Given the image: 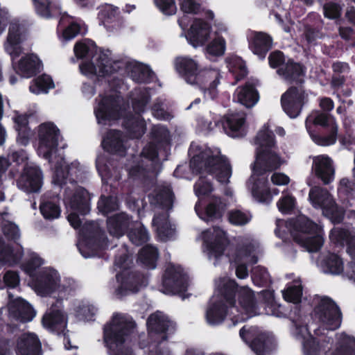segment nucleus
<instances>
[{"instance_id": "f257e3e1", "label": "nucleus", "mask_w": 355, "mask_h": 355, "mask_svg": "<svg viewBox=\"0 0 355 355\" xmlns=\"http://www.w3.org/2000/svg\"><path fill=\"white\" fill-rule=\"evenodd\" d=\"M311 318L313 323L310 329L313 336H310L306 325L295 324L293 334L298 338L306 339L303 343L304 355H355V338L345 332L336 335V340L329 347L330 332L340 327L342 314L339 307L330 297L315 295L312 300Z\"/></svg>"}, {"instance_id": "f03ea898", "label": "nucleus", "mask_w": 355, "mask_h": 355, "mask_svg": "<svg viewBox=\"0 0 355 355\" xmlns=\"http://www.w3.org/2000/svg\"><path fill=\"white\" fill-rule=\"evenodd\" d=\"M131 100L135 116L130 112L126 113V105L116 92L100 95L94 107L98 123L110 125L121 117H124L123 125L131 134V137H141L145 132L146 125L139 114L145 110L148 101V92L146 89H136L131 94Z\"/></svg>"}, {"instance_id": "7ed1b4c3", "label": "nucleus", "mask_w": 355, "mask_h": 355, "mask_svg": "<svg viewBox=\"0 0 355 355\" xmlns=\"http://www.w3.org/2000/svg\"><path fill=\"white\" fill-rule=\"evenodd\" d=\"M189 155L191 157V168L193 173L200 175L194 184L195 194L199 198L208 196L213 191L207 175L216 178L221 183L229 182L232 176V166L218 148H210L205 144L193 141L190 146Z\"/></svg>"}, {"instance_id": "20e7f679", "label": "nucleus", "mask_w": 355, "mask_h": 355, "mask_svg": "<svg viewBox=\"0 0 355 355\" xmlns=\"http://www.w3.org/2000/svg\"><path fill=\"white\" fill-rule=\"evenodd\" d=\"M255 144L256 159L252 164V175L247 182V187L257 201L270 203L272 196L268 188L266 172L279 168L284 161L272 149L275 139L268 124L264 125L259 130Z\"/></svg>"}, {"instance_id": "39448f33", "label": "nucleus", "mask_w": 355, "mask_h": 355, "mask_svg": "<svg viewBox=\"0 0 355 355\" xmlns=\"http://www.w3.org/2000/svg\"><path fill=\"white\" fill-rule=\"evenodd\" d=\"M37 153L51 163L53 171V182H62L65 175H74L77 179H82L85 167L77 161L67 164L64 159L55 153L60 137V130L56 125L51 122L43 123L37 127Z\"/></svg>"}, {"instance_id": "423d86ee", "label": "nucleus", "mask_w": 355, "mask_h": 355, "mask_svg": "<svg viewBox=\"0 0 355 355\" xmlns=\"http://www.w3.org/2000/svg\"><path fill=\"white\" fill-rule=\"evenodd\" d=\"M218 291L223 295L230 306L234 325L259 313L254 293L250 287H239L234 279L223 277L216 279Z\"/></svg>"}, {"instance_id": "0eeeda50", "label": "nucleus", "mask_w": 355, "mask_h": 355, "mask_svg": "<svg viewBox=\"0 0 355 355\" xmlns=\"http://www.w3.org/2000/svg\"><path fill=\"white\" fill-rule=\"evenodd\" d=\"M27 39L28 33L24 25L19 20L15 19L10 23L3 48L4 51L10 55L17 73L23 77L30 78L40 69L42 62L33 53L26 54L16 61L24 52L23 44Z\"/></svg>"}, {"instance_id": "6e6552de", "label": "nucleus", "mask_w": 355, "mask_h": 355, "mask_svg": "<svg viewBox=\"0 0 355 355\" xmlns=\"http://www.w3.org/2000/svg\"><path fill=\"white\" fill-rule=\"evenodd\" d=\"M74 53L77 58L92 56L90 61L80 64V72L84 76L98 81L108 78L120 67V62L113 60L110 51L97 52L96 46L90 40H84L74 46Z\"/></svg>"}, {"instance_id": "1a4fd4ad", "label": "nucleus", "mask_w": 355, "mask_h": 355, "mask_svg": "<svg viewBox=\"0 0 355 355\" xmlns=\"http://www.w3.org/2000/svg\"><path fill=\"white\" fill-rule=\"evenodd\" d=\"M286 230L309 252L318 251L323 244L322 229L304 215L298 216L288 222L277 220L276 235L283 238Z\"/></svg>"}, {"instance_id": "9d476101", "label": "nucleus", "mask_w": 355, "mask_h": 355, "mask_svg": "<svg viewBox=\"0 0 355 355\" xmlns=\"http://www.w3.org/2000/svg\"><path fill=\"white\" fill-rule=\"evenodd\" d=\"M150 201L155 206L153 226L157 236L162 241L173 237L175 233L174 225L168 220V211L172 208L173 195L168 186H159L150 196Z\"/></svg>"}, {"instance_id": "9b49d317", "label": "nucleus", "mask_w": 355, "mask_h": 355, "mask_svg": "<svg viewBox=\"0 0 355 355\" xmlns=\"http://www.w3.org/2000/svg\"><path fill=\"white\" fill-rule=\"evenodd\" d=\"M85 173L86 171L83 173L82 179H77L74 175H65L62 182L54 183L60 185L64 190V202L68 213L67 219L74 228H78L80 224L78 213L86 214L89 210L90 197L89 193L75 183V181L83 180Z\"/></svg>"}, {"instance_id": "f8f14e48", "label": "nucleus", "mask_w": 355, "mask_h": 355, "mask_svg": "<svg viewBox=\"0 0 355 355\" xmlns=\"http://www.w3.org/2000/svg\"><path fill=\"white\" fill-rule=\"evenodd\" d=\"M306 127L313 141L320 146H329L336 141V119L326 113L314 112L306 119Z\"/></svg>"}, {"instance_id": "ddd939ff", "label": "nucleus", "mask_w": 355, "mask_h": 355, "mask_svg": "<svg viewBox=\"0 0 355 355\" xmlns=\"http://www.w3.org/2000/svg\"><path fill=\"white\" fill-rule=\"evenodd\" d=\"M135 324L131 319L120 314L114 315L104 327V343L112 355H121L123 344L133 331Z\"/></svg>"}, {"instance_id": "4468645a", "label": "nucleus", "mask_w": 355, "mask_h": 355, "mask_svg": "<svg viewBox=\"0 0 355 355\" xmlns=\"http://www.w3.org/2000/svg\"><path fill=\"white\" fill-rule=\"evenodd\" d=\"M32 286L41 296L53 295L60 299L67 298L71 291L65 281L61 279L59 272L51 268H44L33 277Z\"/></svg>"}, {"instance_id": "2eb2a0df", "label": "nucleus", "mask_w": 355, "mask_h": 355, "mask_svg": "<svg viewBox=\"0 0 355 355\" xmlns=\"http://www.w3.org/2000/svg\"><path fill=\"white\" fill-rule=\"evenodd\" d=\"M200 238L203 243L204 252L216 266L225 258V250L230 244L227 232L220 227L214 226L203 231Z\"/></svg>"}, {"instance_id": "dca6fc26", "label": "nucleus", "mask_w": 355, "mask_h": 355, "mask_svg": "<svg viewBox=\"0 0 355 355\" xmlns=\"http://www.w3.org/2000/svg\"><path fill=\"white\" fill-rule=\"evenodd\" d=\"M131 264L132 260L126 254L117 257L115 260L114 266L117 274L113 287L118 297L135 293L141 286L139 284V277L130 270Z\"/></svg>"}, {"instance_id": "f3484780", "label": "nucleus", "mask_w": 355, "mask_h": 355, "mask_svg": "<svg viewBox=\"0 0 355 355\" xmlns=\"http://www.w3.org/2000/svg\"><path fill=\"white\" fill-rule=\"evenodd\" d=\"M259 244L250 238L239 239V247L236 251L229 256V260L236 265V275L239 279H245L248 276L246 264H254L258 261Z\"/></svg>"}, {"instance_id": "a211bd4d", "label": "nucleus", "mask_w": 355, "mask_h": 355, "mask_svg": "<svg viewBox=\"0 0 355 355\" xmlns=\"http://www.w3.org/2000/svg\"><path fill=\"white\" fill-rule=\"evenodd\" d=\"M309 200L315 209H321L322 214L332 223H340L342 220L344 210L338 207L327 189L320 187H312L309 193Z\"/></svg>"}, {"instance_id": "6ab92c4d", "label": "nucleus", "mask_w": 355, "mask_h": 355, "mask_svg": "<svg viewBox=\"0 0 355 355\" xmlns=\"http://www.w3.org/2000/svg\"><path fill=\"white\" fill-rule=\"evenodd\" d=\"M178 23L183 31L181 36L185 37L188 42L194 48L204 46L210 37L211 26L202 19H194L187 33H185L187 27V17L184 15L180 17Z\"/></svg>"}, {"instance_id": "aec40b11", "label": "nucleus", "mask_w": 355, "mask_h": 355, "mask_svg": "<svg viewBox=\"0 0 355 355\" xmlns=\"http://www.w3.org/2000/svg\"><path fill=\"white\" fill-rule=\"evenodd\" d=\"M239 334L257 355H266L275 345L273 338L256 327L244 326Z\"/></svg>"}, {"instance_id": "412c9836", "label": "nucleus", "mask_w": 355, "mask_h": 355, "mask_svg": "<svg viewBox=\"0 0 355 355\" xmlns=\"http://www.w3.org/2000/svg\"><path fill=\"white\" fill-rule=\"evenodd\" d=\"M222 75L216 67H208L200 69L196 78V85L203 92L207 99H214L218 94L217 87L220 83Z\"/></svg>"}, {"instance_id": "4be33fe9", "label": "nucleus", "mask_w": 355, "mask_h": 355, "mask_svg": "<svg viewBox=\"0 0 355 355\" xmlns=\"http://www.w3.org/2000/svg\"><path fill=\"white\" fill-rule=\"evenodd\" d=\"M269 64L271 67H277L281 66L277 70L278 74L285 80L291 82L293 80H301V76L304 75L302 67L294 63L290 60L286 63L284 55L280 51L272 52L268 57Z\"/></svg>"}, {"instance_id": "5701e85b", "label": "nucleus", "mask_w": 355, "mask_h": 355, "mask_svg": "<svg viewBox=\"0 0 355 355\" xmlns=\"http://www.w3.org/2000/svg\"><path fill=\"white\" fill-rule=\"evenodd\" d=\"M329 239L336 245L347 246V251L352 261L346 269V275L355 282V234L352 235L345 230L334 227L330 232Z\"/></svg>"}, {"instance_id": "b1692460", "label": "nucleus", "mask_w": 355, "mask_h": 355, "mask_svg": "<svg viewBox=\"0 0 355 355\" xmlns=\"http://www.w3.org/2000/svg\"><path fill=\"white\" fill-rule=\"evenodd\" d=\"M162 284L163 293L166 294L180 293L188 286V278L180 266H169L164 275Z\"/></svg>"}, {"instance_id": "393cba45", "label": "nucleus", "mask_w": 355, "mask_h": 355, "mask_svg": "<svg viewBox=\"0 0 355 355\" xmlns=\"http://www.w3.org/2000/svg\"><path fill=\"white\" fill-rule=\"evenodd\" d=\"M230 312L229 304L226 302L223 295L216 292V280L215 281L214 294L211 298L209 305L206 311V319L211 325L220 324L223 321L227 314Z\"/></svg>"}, {"instance_id": "a878e982", "label": "nucleus", "mask_w": 355, "mask_h": 355, "mask_svg": "<svg viewBox=\"0 0 355 355\" xmlns=\"http://www.w3.org/2000/svg\"><path fill=\"white\" fill-rule=\"evenodd\" d=\"M42 179L40 168L33 163H28L18 180L17 186L25 192H37L42 187Z\"/></svg>"}, {"instance_id": "bb28decb", "label": "nucleus", "mask_w": 355, "mask_h": 355, "mask_svg": "<svg viewBox=\"0 0 355 355\" xmlns=\"http://www.w3.org/2000/svg\"><path fill=\"white\" fill-rule=\"evenodd\" d=\"M174 67L184 80L191 85L196 83V78L200 70L198 62L189 56H180L175 59Z\"/></svg>"}, {"instance_id": "cd10ccee", "label": "nucleus", "mask_w": 355, "mask_h": 355, "mask_svg": "<svg viewBox=\"0 0 355 355\" xmlns=\"http://www.w3.org/2000/svg\"><path fill=\"white\" fill-rule=\"evenodd\" d=\"M306 96L304 91L291 87L282 96L284 111L291 118L297 117L300 113L302 105Z\"/></svg>"}, {"instance_id": "c85d7f7f", "label": "nucleus", "mask_w": 355, "mask_h": 355, "mask_svg": "<svg viewBox=\"0 0 355 355\" xmlns=\"http://www.w3.org/2000/svg\"><path fill=\"white\" fill-rule=\"evenodd\" d=\"M312 171L324 184L332 182L335 178L334 162L329 156L320 155L313 158Z\"/></svg>"}, {"instance_id": "c756f323", "label": "nucleus", "mask_w": 355, "mask_h": 355, "mask_svg": "<svg viewBox=\"0 0 355 355\" xmlns=\"http://www.w3.org/2000/svg\"><path fill=\"white\" fill-rule=\"evenodd\" d=\"M43 326L51 332L65 335L67 318L62 309L52 307L42 318Z\"/></svg>"}, {"instance_id": "7c9ffc66", "label": "nucleus", "mask_w": 355, "mask_h": 355, "mask_svg": "<svg viewBox=\"0 0 355 355\" xmlns=\"http://www.w3.org/2000/svg\"><path fill=\"white\" fill-rule=\"evenodd\" d=\"M8 311L11 319L22 322L32 320L36 314L31 305L20 297L10 300Z\"/></svg>"}, {"instance_id": "2f4dec72", "label": "nucleus", "mask_w": 355, "mask_h": 355, "mask_svg": "<svg viewBox=\"0 0 355 355\" xmlns=\"http://www.w3.org/2000/svg\"><path fill=\"white\" fill-rule=\"evenodd\" d=\"M248 40L249 49L260 59H263L272 47V38L266 33L252 31L248 35Z\"/></svg>"}, {"instance_id": "473e14b6", "label": "nucleus", "mask_w": 355, "mask_h": 355, "mask_svg": "<svg viewBox=\"0 0 355 355\" xmlns=\"http://www.w3.org/2000/svg\"><path fill=\"white\" fill-rule=\"evenodd\" d=\"M95 230L92 232L91 236L88 238L84 236L80 239L78 243V248L80 252L85 258L92 257L96 254V250L98 248H105L107 244L104 243V240L100 241V231L98 225L92 224Z\"/></svg>"}, {"instance_id": "72a5a7b5", "label": "nucleus", "mask_w": 355, "mask_h": 355, "mask_svg": "<svg viewBox=\"0 0 355 355\" xmlns=\"http://www.w3.org/2000/svg\"><path fill=\"white\" fill-rule=\"evenodd\" d=\"M17 355H42L41 343L34 334H23L18 340Z\"/></svg>"}, {"instance_id": "f704fd0d", "label": "nucleus", "mask_w": 355, "mask_h": 355, "mask_svg": "<svg viewBox=\"0 0 355 355\" xmlns=\"http://www.w3.org/2000/svg\"><path fill=\"white\" fill-rule=\"evenodd\" d=\"M119 14V8L112 5H106L101 11L102 22L109 31H118L122 27L123 22Z\"/></svg>"}, {"instance_id": "c9c22d12", "label": "nucleus", "mask_w": 355, "mask_h": 355, "mask_svg": "<svg viewBox=\"0 0 355 355\" xmlns=\"http://www.w3.org/2000/svg\"><path fill=\"white\" fill-rule=\"evenodd\" d=\"M245 116L243 114L236 113L226 116L223 121V129L226 134L232 137H238L244 135Z\"/></svg>"}, {"instance_id": "e433bc0d", "label": "nucleus", "mask_w": 355, "mask_h": 355, "mask_svg": "<svg viewBox=\"0 0 355 355\" xmlns=\"http://www.w3.org/2000/svg\"><path fill=\"white\" fill-rule=\"evenodd\" d=\"M318 265L324 273L339 275L344 269L342 259L334 253H327L320 257Z\"/></svg>"}, {"instance_id": "4c0bfd02", "label": "nucleus", "mask_w": 355, "mask_h": 355, "mask_svg": "<svg viewBox=\"0 0 355 355\" xmlns=\"http://www.w3.org/2000/svg\"><path fill=\"white\" fill-rule=\"evenodd\" d=\"M126 70L130 77L135 82L147 83L154 78V73L145 64L132 61L128 63Z\"/></svg>"}, {"instance_id": "58836bf2", "label": "nucleus", "mask_w": 355, "mask_h": 355, "mask_svg": "<svg viewBox=\"0 0 355 355\" xmlns=\"http://www.w3.org/2000/svg\"><path fill=\"white\" fill-rule=\"evenodd\" d=\"M233 100L246 107H252L257 103L259 96L251 85H246L244 87L236 89Z\"/></svg>"}, {"instance_id": "ea45409f", "label": "nucleus", "mask_w": 355, "mask_h": 355, "mask_svg": "<svg viewBox=\"0 0 355 355\" xmlns=\"http://www.w3.org/2000/svg\"><path fill=\"white\" fill-rule=\"evenodd\" d=\"M130 225V219L124 213L114 215L107 219L108 231L111 235L115 237L123 235Z\"/></svg>"}, {"instance_id": "a19ab883", "label": "nucleus", "mask_w": 355, "mask_h": 355, "mask_svg": "<svg viewBox=\"0 0 355 355\" xmlns=\"http://www.w3.org/2000/svg\"><path fill=\"white\" fill-rule=\"evenodd\" d=\"M180 10L184 14L199 15L205 12V16L209 19H214V13L211 10H205L203 6V0H178Z\"/></svg>"}, {"instance_id": "79ce46f5", "label": "nucleus", "mask_w": 355, "mask_h": 355, "mask_svg": "<svg viewBox=\"0 0 355 355\" xmlns=\"http://www.w3.org/2000/svg\"><path fill=\"white\" fill-rule=\"evenodd\" d=\"M102 146L106 151L110 153H120L125 149L121 132L114 130L107 132L103 137Z\"/></svg>"}, {"instance_id": "37998d69", "label": "nucleus", "mask_w": 355, "mask_h": 355, "mask_svg": "<svg viewBox=\"0 0 355 355\" xmlns=\"http://www.w3.org/2000/svg\"><path fill=\"white\" fill-rule=\"evenodd\" d=\"M147 325L148 330L155 333L164 332L173 329L172 322L161 312L152 314L147 321Z\"/></svg>"}, {"instance_id": "c03bdc74", "label": "nucleus", "mask_w": 355, "mask_h": 355, "mask_svg": "<svg viewBox=\"0 0 355 355\" xmlns=\"http://www.w3.org/2000/svg\"><path fill=\"white\" fill-rule=\"evenodd\" d=\"M71 311L79 320L89 321L96 315L97 309L87 302L76 300L73 301Z\"/></svg>"}, {"instance_id": "a18cd8bd", "label": "nucleus", "mask_w": 355, "mask_h": 355, "mask_svg": "<svg viewBox=\"0 0 355 355\" xmlns=\"http://www.w3.org/2000/svg\"><path fill=\"white\" fill-rule=\"evenodd\" d=\"M220 199L214 198L205 208V211H202L200 208V203L196 205L195 210L198 216L203 220L212 221L216 218L220 217L219 211Z\"/></svg>"}, {"instance_id": "49530a36", "label": "nucleus", "mask_w": 355, "mask_h": 355, "mask_svg": "<svg viewBox=\"0 0 355 355\" xmlns=\"http://www.w3.org/2000/svg\"><path fill=\"white\" fill-rule=\"evenodd\" d=\"M54 87V83L48 75H42L34 79L30 85V92L34 94H46Z\"/></svg>"}, {"instance_id": "de8ad7c7", "label": "nucleus", "mask_w": 355, "mask_h": 355, "mask_svg": "<svg viewBox=\"0 0 355 355\" xmlns=\"http://www.w3.org/2000/svg\"><path fill=\"white\" fill-rule=\"evenodd\" d=\"M22 253L21 248L17 246L16 252H14L10 246L4 245L0 239V264L12 265L17 263L21 258Z\"/></svg>"}, {"instance_id": "09e8293b", "label": "nucleus", "mask_w": 355, "mask_h": 355, "mask_svg": "<svg viewBox=\"0 0 355 355\" xmlns=\"http://www.w3.org/2000/svg\"><path fill=\"white\" fill-rule=\"evenodd\" d=\"M226 51V40L221 37H214L207 44L205 52L208 58L223 56Z\"/></svg>"}, {"instance_id": "8fccbe9b", "label": "nucleus", "mask_w": 355, "mask_h": 355, "mask_svg": "<svg viewBox=\"0 0 355 355\" xmlns=\"http://www.w3.org/2000/svg\"><path fill=\"white\" fill-rule=\"evenodd\" d=\"M283 296L285 300L297 304L301 301L302 296V282L300 279L295 280L291 284L283 291Z\"/></svg>"}, {"instance_id": "3c124183", "label": "nucleus", "mask_w": 355, "mask_h": 355, "mask_svg": "<svg viewBox=\"0 0 355 355\" xmlns=\"http://www.w3.org/2000/svg\"><path fill=\"white\" fill-rule=\"evenodd\" d=\"M157 250L152 245L144 247L139 254V261L148 268H155V263L157 259Z\"/></svg>"}, {"instance_id": "603ef678", "label": "nucleus", "mask_w": 355, "mask_h": 355, "mask_svg": "<svg viewBox=\"0 0 355 355\" xmlns=\"http://www.w3.org/2000/svg\"><path fill=\"white\" fill-rule=\"evenodd\" d=\"M230 71L235 75L236 80L243 78L247 73V68L244 61L239 57H232L227 60Z\"/></svg>"}, {"instance_id": "864d4df0", "label": "nucleus", "mask_w": 355, "mask_h": 355, "mask_svg": "<svg viewBox=\"0 0 355 355\" xmlns=\"http://www.w3.org/2000/svg\"><path fill=\"white\" fill-rule=\"evenodd\" d=\"M37 15L44 18H50L55 15L57 8L49 0H33Z\"/></svg>"}, {"instance_id": "5fc2aeb1", "label": "nucleus", "mask_w": 355, "mask_h": 355, "mask_svg": "<svg viewBox=\"0 0 355 355\" xmlns=\"http://www.w3.org/2000/svg\"><path fill=\"white\" fill-rule=\"evenodd\" d=\"M132 225H134V228L128 234L131 242L135 245H141L146 242L148 239L146 230L139 223L132 224Z\"/></svg>"}, {"instance_id": "6e6d98bb", "label": "nucleus", "mask_w": 355, "mask_h": 355, "mask_svg": "<svg viewBox=\"0 0 355 355\" xmlns=\"http://www.w3.org/2000/svg\"><path fill=\"white\" fill-rule=\"evenodd\" d=\"M44 264V260L37 254L31 253L26 259L23 268L33 278L37 268Z\"/></svg>"}, {"instance_id": "4d7b16f0", "label": "nucleus", "mask_w": 355, "mask_h": 355, "mask_svg": "<svg viewBox=\"0 0 355 355\" xmlns=\"http://www.w3.org/2000/svg\"><path fill=\"white\" fill-rule=\"evenodd\" d=\"M295 198L287 191H283L282 196L277 202L279 211L283 214H288L295 207Z\"/></svg>"}, {"instance_id": "13d9d810", "label": "nucleus", "mask_w": 355, "mask_h": 355, "mask_svg": "<svg viewBox=\"0 0 355 355\" xmlns=\"http://www.w3.org/2000/svg\"><path fill=\"white\" fill-rule=\"evenodd\" d=\"M253 283L258 286H263L270 282V275L265 268L257 266L252 271Z\"/></svg>"}, {"instance_id": "bf43d9fd", "label": "nucleus", "mask_w": 355, "mask_h": 355, "mask_svg": "<svg viewBox=\"0 0 355 355\" xmlns=\"http://www.w3.org/2000/svg\"><path fill=\"white\" fill-rule=\"evenodd\" d=\"M40 211L45 218L55 219L60 215V207L53 202H45L40 205Z\"/></svg>"}, {"instance_id": "052dcab7", "label": "nucleus", "mask_w": 355, "mask_h": 355, "mask_svg": "<svg viewBox=\"0 0 355 355\" xmlns=\"http://www.w3.org/2000/svg\"><path fill=\"white\" fill-rule=\"evenodd\" d=\"M228 220L234 225H243L251 220V215L240 210H232L229 212Z\"/></svg>"}, {"instance_id": "680f3d73", "label": "nucleus", "mask_w": 355, "mask_h": 355, "mask_svg": "<svg viewBox=\"0 0 355 355\" xmlns=\"http://www.w3.org/2000/svg\"><path fill=\"white\" fill-rule=\"evenodd\" d=\"M118 208V201L116 197L105 198L101 196L98 202V209L103 214H107Z\"/></svg>"}, {"instance_id": "e2e57ef3", "label": "nucleus", "mask_w": 355, "mask_h": 355, "mask_svg": "<svg viewBox=\"0 0 355 355\" xmlns=\"http://www.w3.org/2000/svg\"><path fill=\"white\" fill-rule=\"evenodd\" d=\"M107 158L105 155H98L96 158V168L103 181H108L112 178V172L107 163Z\"/></svg>"}, {"instance_id": "0e129e2a", "label": "nucleus", "mask_w": 355, "mask_h": 355, "mask_svg": "<svg viewBox=\"0 0 355 355\" xmlns=\"http://www.w3.org/2000/svg\"><path fill=\"white\" fill-rule=\"evenodd\" d=\"M156 7L165 15H173L177 12L174 0H154Z\"/></svg>"}, {"instance_id": "69168bd1", "label": "nucleus", "mask_w": 355, "mask_h": 355, "mask_svg": "<svg viewBox=\"0 0 355 355\" xmlns=\"http://www.w3.org/2000/svg\"><path fill=\"white\" fill-rule=\"evenodd\" d=\"M19 283V275L16 272L8 271L3 275L2 280L0 279V289H3L6 287L14 288Z\"/></svg>"}, {"instance_id": "338daca9", "label": "nucleus", "mask_w": 355, "mask_h": 355, "mask_svg": "<svg viewBox=\"0 0 355 355\" xmlns=\"http://www.w3.org/2000/svg\"><path fill=\"white\" fill-rule=\"evenodd\" d=\"M153 135L155 139L160 143L162 146L168 144L169 133L164 126L159 125H155L153 130Z\"/></svg>"}, {"instance_id": "774afa93", "label": "nucleus", "mask_w": 355, "mask_h": 355, "mask_svg": "<svg viewBox=\"0 0 355 355\" xmlns=\"http://www.w3.org/2000/svg\"><path fill=\"white\" fill-rule=\"evenodd\" d=\"M80 31L81 28L78 24L76 22L71 23L62 31L61 39L62 41L67 42L74 38Z\"/></svg>"}]
</instances>
